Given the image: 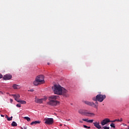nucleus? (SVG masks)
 <instances>
[{
    "instance_id": "nucleus-17",
    "label": "nucleus",
    "mask_w": 129,
    "mask_h": 129,
    "mask_svg": "<svg viewBox=\"0 0 129 129\" xmlns=\"http://www.w3.org/2000/svg\"><path fill=\"white\" fill-rule=\"evenodd\" d=\"M24 118L25 119H26L28 122L31 121V119H30V118H29V117H24Z\"/></svg>"
},
{
    "instance_id": "nucleus-38",
    "label": "nucleus",
    "mask_w": 129,
    "mask_h": 129,
    "mask_svg": "<svg viewBox=\"0 0 129 129\" xmlns=\"http://www.w3.org/2000/svg\"><path fill=\"white\" fill-rule=\"evenodd\" d=\"M24 129H27V127L24 128Z\"/></svg>"
},
{
    "instance_id": "nucleus-26",
    "label": "nucleus",
    "mask_w": 129,
    "mask_h": 129,
    "mask_svg": "<svg viewBox=\"0 0 129 129\" xmlns=\"http://www.w3.org/2000/svg\"><path fill=\"white\" fill-rule=\"evenodd\" d=\"M16 107H21V104L18 103V104H16Z\"/></svg>"
},
{
    "instance_id": "nucleus-16",
    "label": "nucleus",
    "mask_w": 129,
    "mask_h": 129,
    "mask_svg": "<svg viewBox=\"0 0 129 129\" xmlns=\"http://www.w3.org/2000/svg\"><path fill=\"white\" fill-rule=\"evenodd\" d=\"M79 113L82 115H84V110L81 109L79 110Z\"/></svg>"
},
{
    "instance_id": "nucleus-7",
    "label": "nucleus",
    "mask_w": 129,
    "mask_h": 129,
    "mask_svg": "<svg viewBox=\"0 0 129 129\" xmlns=\"http://www.w3.org/2000/svg\"><path fill=\"white\" fill-rule=\"evenodd\" d=\"M44 121H45V123L47 125H51L54 122L53 118H45Z\"/></svg>"
},
{
    "instance_id": "nucleus-18",
    "label": "nucleus",
    "mask_w": 129,
    "mask_h": 129,
    "mask_svg": "<svg viewBox=\"0 0 129 129\" xmlns=\"http://www.w3.org/2000/svg\"><path fill=\"white\" fill-rule=\"evenodd\" d=\"M12 126H17V124L16 122L13 121V123H12Z\"/></svg>"
},
{
    "instance_id": "nucleus-19",
    "label": "nucleus",
    "mask_w": 129,
    "mask_h": 129,
    "mask_svg": "<svg viewBox=\"0 0 129 129\" xmlns=\"http://www.w3.org/2000/svg\"><path fill=\"white\" fill-rule=\"evenodd\" d=\"M110 126L111 127H113V128H115V124L114 123H111Z\"/></svg>"
},
{
    "instance_id": "nucleus-10",
    "label": "nucleus",
    "mask_w": 129,
    "mask_h": 129,
    "mask_svg": "<svg viewBox=\"0 0 129 129\" xmlns=\"http://www.w3.org/2000/svg\"><path fill=\"white\" fill-rule=\"evenodd\" d=\"M84 115H85L87 116H94L95 114L93 113L89 112L86 110H84Z\"/></svg>"
},
{
    "instance_id": "nucleus-15",
    "label": "nucleus",
    "mask_w": 129,
    "mask_h": 129,
    "mask_svg": "<svg viewBox=\"0 0 129 129\" xmlns=\"http://www.w3.org/2000/svg\"><path fill=\"white\" fill-rule=\"evenodd\" d=\"M41 123V121L38 120V121H33L31 123V125H34V124H40Z\"/></svg>"
},
{
    "instance_id": "nucleus-35",
    "label": "nucleus",
    "mask_w": 129,
    "mask_h": 129,
    "mask_svg": "<svg viewBox=\"0 0 129 129\" xmlns=\"http://www.w3.org/2000/svg\"><path fill=\"white\" fill-rule=\"evenodd\" d=\"M80 123H83V122L81 121H80Z\"/></svg>"
},
{
    "instance_id": "nucleus-11",
    "label": "nucleus",
    "mask_w": 129,
    "mask_h": 129,
    "mask_svg": "<svg viewBox=\"0 0 129 129\" xmlns=\"http://www.w3.org/2000/svg\"><path fill=\"white\" fill-rule=\"evenodd\" d=\"M12 78V76L11 75H5L3 79L4 80H11Z\"/></svg>"
},
{
    "instance_id": "nucleus-22",
    "label": "nucleus",
    "mask_w": 129,
    "mask_h": 129,
    "mask_svg": "<svg viewBox=\"0 0 129 129\" xmlns=\"http://www.w3.org/2000/svg\"><path fill=\"white\" fill-rule=\"evenodd\" d=\"M101 129H110V127L109 126H103Z\"/></svg>"
},
{
    "instance_id": "nucleus-29",
    "label": "nucleus",
    "mask_w": 129,
    "mask_h": 129,
    "mask_svg": "<svg viewBox=\"0 0 129 129\" xmlns=\"http://www.w3.org/2000/svg\"><path fill=\"white\" fill-rule=\"evenodd\" d=\"M28 91H30V92H34V89H30V90H29Z\"/></svg>"
},
{
    "instance_id": "nucleus-8",
    "label": "nucleus",
    "mask_w": 129,
    "mask_h": 129,
    "mask_svg": "<svg viewBox=\"0 0 129 129\" xmlns=\"http://www.w3.org/2000/svg\"><path fill=\"white\" fill-rule=\"evenodd\" d=\"M36 79L39 82L40 84L44 83V77L43 75H40L36 78Z\"/></svg>"
},
{
    "instance_id": "nucleus-34",
    "label": "nucleus",
    "mask_w": 129,
    "mask_h": 129,
    "mask_svg": "<svg viewBox=\"0 0 129 129\" xmlns=\"http://www.w3.org/2000/svg\"><path fill=\"white\" fill-rule=\"evenodd\" d=\"M1 116L4 117V115L1 114Z\"/></svg>"
},
{
    "instance_id": "nucleus-41",
    "label": "nucleus",
    "mask_w": 129,
    "mask_h": 129,
    "mask_svg": "<svg viewBox=\"0 0 129 129\" xmlns=\"http://www.w3.org/2000/svg\"><path fill=\"white\" fill-rule=\"evenodd\" d=\"M1 110H0V112H1Z\"/></svg>"
},
{
    "instance_id": "nucleus-24",
    "label": "nucleus",
    "mask_w": 129,
    "mask_h": 129,
    "mask_svg": "<svg viewBox=\"0 0 129 129\" xmlns=\"http://www.w3.org/2000/svg\"><path fill=\"white\" fill-rule=\"evenodd\" d=\"M83 126H84V128H87V129H90L91 128V127L87 126H86L85 125H84Z\"/></svg>"
},
{
    "instance_id": "nucleus-27",
    "label": "nucleus",
    "mask_w": 129,
    "mask_h": 129,
    "mask_svg": "<svg viewBox=\"0 0 129 129\" xmlns=\"http://www.w3.org/2000/svg\"><path fill=\"white\" fill-rule=\"evenodd\" d=\"M116 121H117V119H115L114 120L110 121V122H116Z\"/></svg>"
},
{
    "instance_id": "nucleus-31",
    "label": "nucleus",
    "mask_w": 129,
    "mask_h": 129,
    "mask_svg": "<svg viewBox=\"0 0 129 129\" xmlns=\"http://www.w3.org/2000/svg\"><path fill=\"white\" fill-rule=\"evenodd\" d=\"M10 101L11 103H12L13 102V100L12 99H10Z\"/></svg>"
},
{
    "instance_id": "nucleus-37",
    "label": "nucleus",
    "mask_w": 129,
    "mask_h": 129,
    "mask_svg": "<svg viewBox=\"0 0 129 129\" xmlns=\"http://www.w3.org/2000/svg\"><path fill=\"white\" fill-rule=\"evenodd\" d=\"M70 119H69L68 120V121H70Z\"/></svg>"
},
{
    "instance_id": "nucleus-28",
    "label": "nucleus",
    "mask_w": 129,
    "mask_h": 129,
    "mask_svg": "<svg viewBox=\"0 0 129 129\" xmlns=\"http://www.w3.org/2000/svg\"><path fill=\"white\" fill-rule=\"evenodd\" d=\"M93 120H89V121H88V122H89V123H92L93 122Z\"/></svg>"
},
{
    "instance_id": "nucleus-5",
    "label": "nucleus",
    "mask_w": 129,
    "mask_h": 129,
    "mask_svg": "<svg viewBox=\"0 0 129 129\" xmlns=\"http://www.w3.org/2000/svg\"><path fill=\"white\" fill-rule=\"evenodd\" d=\"M12 96L15 99V101H17V102L21 103V104H26V101L22 100H18V99L20 98V95L19 94H16L15 95H12Z\"/></svg>"
},
{
    "instance_id": "nucleus-6",
    "label": "nucleus",
    "mask_w": 129,
    "mask_h": 129,
    "mask_svg": "<svg viewBox=\"0 0 129 129\" xmlns=\"http://www.w3.org/2000/svg\"><path fill=\"white\" fill-rule=\"evenodd\" d=\"M60 92L61 94L59 95H62L63 97H68V96H69L68 91L63 87L61 88Z\"/></svg>"
},
{
    "instance_id": "nucleus-9",
    "label": "nucleus",
    "mask_w": 129,
    "mask_h": 129,
    "mask_svg": "<svg viewBox=\"0 0 129 129\" xmlns=\"http://www.w3.org/2000/svg\"><path fill=\"white\" fill-rule=\"evenodd\" d=\"M109 122H111V120H110V119H108V118H106V119H104L101 122V124L102 126H104Z\"/></svg>"
},
{
    "instance_id": "nucleus-21",
    "label": "nucleus",
    "mask_w": 129,
    "mask_h": 129,
    "mask_svg": "<svg viewBox=\"0 0 129 129\" xmlns=\"http://www.w3.org/2000/svg\"><path fill=\"white\" fill-rule=\"evenodd\" d=\"M18 86H19L15 84V85H13V87L15 89H16L18 88Z\"/></svg>"
},
{
    "instance_id": "nucleus-3",
    "label": "nucleus",
    "mask_w": 129,
    "mask_h": 129,
    "mask_svg": "<svg viewBox=\"0 0 129 129\" xmlns=\"http://www.w3.org/2000/svg\"><path fill=\"white\" fill-rule=\"evenodd\" d=\"M62 87L60 85H55L52 87L55 94L60 95L61 94V91L62 90Z\"/></svg>"
},
{
    "instance_id": "nucleus-12",
    "label": "nucleus",
    "mask_w": 129,
    "mask_h": 129,
    "mask_svg": "<svg viewBox=\"0 0 129 129\" xmlns=\"http://www.w3.org/2000/svg\"><path fill=\"white\" fill-rule=\"evenodd\" d=\"M43 100H44V99L43 98H42V99L35 98V102L37 104H42Z\"/></svg>"
},
{
    "instance_id": "nucleus-25",
    "label": "nucleus",
    "mask_w": 129,
    "mask_h": 129,
    "mask_svg": "<svg viewBox=\"0 0 129 129\" xmlns=\"http://www.w3.org/2000/svg\"><path fill=\"white\" fill-rule=\"evenodd\" d=\"M82 120L84 121H86V122H89L88 119H82Z\"/></svg>"
},
{
    "instance_id": "nucleus-40",
    "label": "nucleus",
    "mask_w": 129,
    "mask_h": 129,
    "mask_svg": "<svg viewBox=\"0 0 129 129\" xmlns=\"http://www.w3.org/2000/svg\"><path fill=\"white\" fill-rule=\"evenodd\" d=\"M60 126H62V125H61V124H60Z\"/></svg>"
},
{
    "instance_id": "nucleus-39",
    "label": "nucleus",
    "mask_w": 129,
    "mask_h": 129,
    "mask_svg": "<svg viewBox=\"0 0 129 129\" xmlns=\"http://www.w3.org/2000/svg\"><path fill=\"white\" fill-rule=\"evenodd\" d=\"M128 129H129V126H128Z\"/></svg>"
},
{
    "instance_id": "nucleus-14",
    "label": "nucleus",
    "mask_w": 129,
    "mask_h": 129,
    "mask_svg": "<svg viewBox=\"0 0 129 129\" xmlns=\"http://www.w3.org/2000/svg\"><path fill=\"white\" fill-rule=\"evenodd\" d=\"M41 84L40 82L35 79V80L33 82V85L34 86H38V85Z\"/></svg>"
},
{
    "instance_id": "nucleus-2",
    "label": "nucleus",
    "mask_w": 129,
    "mask_h": 129,
    "mask_svg": "<svg viewBox=\"0 0 129 129\" xmlns=\"http://www.w3.org/2000/svg\"><path fill=\"white\" fill-rule=\"evenodd\" d=\"M106 98V96L105 95L98 94L96 97L93 98L94 101H98L100 103L102 102Z\"/></svg>"
},
{
    "instance_id": "nucleus-13",
    "label": "nucleus",
    "mask_w": 129,
    "mask_h": 129,
    "mask_svg": "<svg viewBox=\"0 0 129 129\" xmlns=\"http://www.w3.org/2000/svg\"><path fill=\"white\" fill-rule=\"evenodd\" d=\"M94 126L97 127L98 129H102L101 126L100 125L99 123H98L97 122L93 123Z\"/></svg>"
},
{
    "instance_id": "nucleus-36",
    "label": "nucleus",
    "mask_w": 129,
    "mask_h": 129,
    "mask_svg": "<svg viewBox=\"0 0 129 129\" xmlns=\"http://www.w3.org/2000/svg\"><path fill=\"white\" fill-rule=\"evenodd\" d=\"M47 64H48V65H49V64H50V63H49V62H48Z\"/></svg>"
},
{
    "instance_id": "nucleus-33",
    "label": "nucleus",
    "mask_w": 129,
    "mask_h": 129,
    "mask_svg": "<svg viewBox=\"0 0 129 129\" xmlns=\"http://www.w3.org/2000/svg\"><path fill=\"white\" fill-rule=\"evenodd\" d=\"M122 125H123V126H126V124H125L124 123H122Z\"/></svg>"
},
{
    "instance_id": "nucleus-4",
    "label": "nucleus",
    "mask_w": 129,
    "mask_h": 129,
    "mask_svg": "<svg viewBox=\"0 0 129 129\" xmlns=\"http://www.w3.org/2000/svg\"><path fill=\"white\" fill-rule=\"evenodd\" d=\"M96 102H95V103L96 104H95L94 102H90V101H84V103H85L86 105H88L89 106H91L95 108L98 109V102H97V101H96Z\"/></svg>"
},
{
    "instance_id": "nucleus-23",
    "label": "nucleus",
    "mask_w": 129,
    "mask_h": 129,
    "mask_svg": "<svg viewBox=\"0 0 129 129\" xmlns=\"http://www.w3.org/2000/svg\"><path fill=\"white\" fill-rule=\"evenodd\" d=\"M12 119H13V117L12 116L10 117H8V118H7V120L8 121H11L12 120Z\"/></svg>"
},
{
    "instance_id": "nucleus-20",
    "label": "nucleus",
    "mask_w": 129,
    "mask_h": 129,
    "mask_svg": "<svg viewBox=\"0 0 129 129\" xmlns=\"http://www.w3.org/2000/svg\"><path fill=\"white\" fill-rule=\"evenodd\" d=\"M123 121V119L122 118H120V119H117V122H121Z\"/></svg>"
},
{
    "instance_id": "nucleus-32",
    "label": "nucleus",
    "mask_w": 129,
    "mask_h": 129,
    "mask_svg": "<svg viewBox=\"0 0 129 129\" xmlns=\"http://www.w3.org/2000/svg\"><path fill=\"white\" fill-rule=\"evenodd\" d=\"M6 118H7V119H8V118H9V117H8V115H6Z\"/></svg>"
},
{
    "instance_id": "nucleus-30",
    "label": "nucleus",
    "mask_w": 129,
    "mask_h": 129,
    "mask_svg": "<svg viewBox=\"0 0 129 129\" xmlns=\"http://www.w3.org/2000/svg\"><path fill=\"white\" fill-rule=\"evenodd\" d=\"M3 75H2V74H0V79L3 78Z\"/></svg>"
},
{
    "instance_id": "nucleus-1",
    "label": "nucleus",
    "mask_w": 129,
    "mask_h": 129,
    "mask_svg": "<svg viewBox=\"0 0 129 129\" xmlns=\"http://www.w3.org/2000/svg\"><path fill=\"white\" fill-rule=\"evenodd\" d=\"M58 98L59 96L56 95L50 96L49 97V100L50 101L48 102L47 104L52 106H57L59 104V102L56 101V100L58 99Z\"/></svg>"
}]
</instances>
